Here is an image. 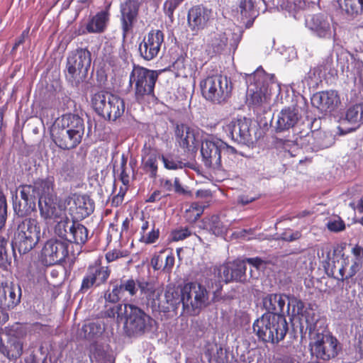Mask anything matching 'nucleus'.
Segmentation results:
<instances>
[{
  "label": "nucleus",
  "instance_id": "nucleus-12",
  "mask_svg": "<svg viewBox=\"0 0 363 363\" xmlns=\"http://www.w3.org/2000/svg\"><path fill=\"white\" fill-rule=\"evenodd\" d=\"M19 189L23 202L18 200V190L12 191L13 208L16 215L24 217L35 210L36 188L34 185H23Z\"/></svg>",
  "mask_w": 363,
  "mask_h": 363
},
{
  "label": "nucleus",
  "instance_id": "nucleus-18",
  "mask_svg": "<svg viewBox=\"0 0 363 363\" xmlns=\"http://www.w3.org/2000/svg\"><path fill=\"white\" fill-rule=\"evenodd\" d=\"M119 287L124 297L125 294L133 296L136 294L138 291L140 290L141 294L147 299L155 301L160 293L159 290H155L152 284L143 280L140 281L133 279L121 281Z\"/></svg>",
  "mask_w": 363,
  "mask_h": 363
},
{
  "label": "nucleus",
  "instance_id": "nucleus-50",
  "mask_svg": "<svg viewBox=\"0 0 363 363\" xmlns=\"http://www.w3.org/2000/svg\"><path fill=\"white\" fill-rule=\"evenodd\" d=\"M324 71L322 66L317 67L311 69L308 74V78L310 80L308 84L312 86H317L321 82L322 77L324 76Z\"/></svg>",
  "mask_w": 363,
  "mask_h": 363
},
{
  "label": "nucleus",
  "instance_id": "nucleus-56",
  "mask_svg": "<svg viewBox=\"0 0 363 363\" xmlns=\"http://www.w3.org/2000/svg\"><path fill=\"white\" fill-rule=\"evenodd\" d=\"M124 296L119 286H115L111 292L105 294V299L110 303H116Z\"/></svg>",
  "mask_w": 363,
  "mask_h": 363
},
{
  "label": "nucleus",
  "instance_id": "nucleus-60",
  "mask_svg": "<svg viewBox=\"0 0 363 363\" xmlns=\"http://www.w3.org/2000/svg\"><path fill=\"white\" fill-rule=\"evenodd\" d=\"M126 162H127L126 159L123 156L122 157V161H121V169H122V170H121V172L120 177H121V180L122 183L124 185H128V183H129V176L125 172V171L124 169V167L125 166Z\"/></svg>",
  "mask_w": 363,
  "mask_h": 363
},
{
  "label": "nucleus",
  "instance_id": "nucleus-34",
  "mask_svg": "<svg viewBox=\"0 0 363 363\" xmlns=\"http://www.w3.org/2000/svg\"><path fill=\"white\" fill-rule=\"evenodd\" d=\"M36 188L37 196L40 199H46L47 198H55L56 196L53 193L54 182L52 179L48 178L36 182L34 184Z\"/></svg>",
  "mask_w": 363,
  "mask_h": 363
},
{
  "label": "nucleus",
  "instance_id": "nucleus-22",
  "mask_svg": "<svg viewBox=\"0 0 363 363\" xmlns=\"http://www.w3.org/2000/svg\"><path fill=\"white\" fill-rule=\"evenodd\" d=\"M21 289L13 282L0 283V307L4 309H12L21 301Z\"/></svg>",
  "mask_w": 363,
  "mask_h": 363
},
{
  "label": "nucleus",
  "instance_id": "nucleus-19",
  "mask_svg": "<svg viewBox=\"0 0 363 363\" xmlns=\"http://www.w3.org/2000/svg\"><path fill=\"white\" fill-rule=\"evenodd\" d=\"M306 26L319 38L331 39L336 35L335 27L332 26L328 18L322 14L308 16Z\"/></svg>",
  "mask_w": 363,
  "mask_h": 363
},
{
  "label": "nucleus",
  "instance_id": "nucleus-45",
  "mask_svg": "<svg viewBox=\"0 0 363 363\" xmlns=\"http://www.w3.org/2000/svg\"><path fill=\"white\" fill-rule=\"evenodd\" d=\"M206 228L214 235H220L225 233L226 228L223 225L218 216H212L208 219Z\"/></svg>",
  "mask_w": 363,
  "mask_h": 363
},
{
  "label": "nucleus",
  "instance_id": "nucleus-46",
  "mask_svg": "<svg viewBox=\"0 0 363 363\" xmlns=\"http://www.w3.org/2000/svg\"><path fill=\"white\" fill-rule=\"evenodd\" d=\"M160 230L155 228V223L153 220H151V228L150 230L147 231L140 235V241L145 244H152L157 241L159 238Z\"/></svg>",
  "mask_w": 363,
  "mask_h": 363
},
{
  "label": "nucleus",
  "instance_id": "nucleus-59",
  "mask_svg": "<svg viewBox=\"0 0 363 363\" xmlns=\"http://www.w3.org/2000/svg\"><path fill=\"white\" fill-rule=\"evenodd\" d=\"M190 235L191 232L188 228H178L172 232V238L173 241H179L188 238Z\"/></svg>",
  "mask_w": 363,
  "mask_h": 363
},
{
  "label": "nucleus",
  "instance_id": "nucleus-52",
  "mask_svg": "<svg viewBox=\"0 0 363 363\" xmlns=\"http://www.w3.org/2000/svg\"><path fill=\"white\" fill-rule=\"evenodd\" d=\"M161 159L164 167L167 169H178L183 167L182 162L171 155H162Z\"/></svg>",
  "mask_w": 363,
  "mask_h": 363
},
{
  "label": "nucleus",
  "instance_id": "nucleus-53",
  "mask_svg": "<svg viewBox=\"0 0 363 363\" xmlns=\"http://www.w3.org/2000/svg\"><path fill=\"white\" fill-rule=\"evenodd\" d=\"M13 233L11 228L8 230V233L5 235L0 234V264H3L6 259V245L10 235Z\"/></svg>",
  "mask_w": 363,
  "mask_h": 363
},
{
  "label": "nucleus",
  "instance_id": "nucleus-49",
  "mask_svg": "<svg viewBox=\"0 0 363 363\" xmlns=\"http://www.w3.org/2000/svg\"><path fill=\"white\" fill-rule=\"evenodd\" d=\"M216 273L217 274L219 282L223 281L228 283L233 281V275L231 274L230 262L220 266Z\"/></svg>",
  "mask_w": 363,
  "mask_h": 363
},
{
  "label": "nucleus",
  "instance_id": "nucleus-1",
  "mask_svg": "<svg viewBox=\"0 0 363 363\" xmlns=\"http://www.w3.org/2000/svg\"><path fill=\"white\" fill-rule=\"evenodd\" d=\"M288 300L284 294H268L263 298V306L268 311L253 324V330L258 337L266 342L278 343L284 340L288 323L281 314Z\"/></svg>",
  "mask_w": 363,
  "mask_h": 363
},
{
  "label": "nucleus",
  "instance_id": "nucleus-51",
  "mask_svg": "<svg viewBox=\"0 0 363 363\" xmlns=\"http://www.w3.org/2000/svg\"><path fill=\"white\" fill-rule=\"evenodd\" d=\"M326 226L330 231L334 233L341 232L345 229V222L338 216L330 218Z\"/></svg>",
  "mask_w": 363,
  "mask_h": 363
},
{
  "label": "nucleus",
  "instance_id": "nucleus-6",
  "mask_svg": "<svg viewBox=\"0 0 363 363\" xmlns=\"http://www.w3.org/2000/svg\"><path fill=\"white\" fill-rule=\"evenodd\" d=\"M40 238V227L35 219H25L19 223L12 238L13 248L20 254H26L33 250Z\"/></svg>",
  "mask_w": 363,
  "mask_h": 363
},
{
  "label": "nucleus",
  "instance_id": "nucleus-28",
  "mask_svg": "<svg viewBox=\"0 0 363 363\" xmlns=\"http://www.w3.org/2000/svg\"><path fill=\"white\" fill-rule=\"evenodd\" d=\"M300 119L298 111L295 108L282 109L277 115L275 128L281 132L294 128Z\"/></svg>",
  "mask_w": 363,
  "mask_h": 363
},
{
  "label": "nucleus",
  "instance_id": "nucleus-44",
  "mask_svg": "<svg viewBox=\"0 0 363 363\" xmlns=\"http://www.w3.org/2000/svg\"><path fill=\"white\" fill-rule=\"evenodd\" d=\"M205 206L199 202L191 203L189 209L186 210V218L190 223H194L203 213Z\"/></svg>",
  "mask_w": 363,
  "mask_h": 363
},
{
  "label": "nucleus",
  "instance_id": "nucleus-41",
  "mask_svg": "<svg viewBox=\"0 0 363 363\" xmlns=\"http://www.w3.org/2000/svg\"><path fill=\"white\" fill-rule=\"evenodd\" d=\"M233 281H244L246 279V264L245 260L237 259L230 262Z\"/></svg>",
  "mask_w": 363,
  "mask_h": 363
},
{
  "label": "nucleus",
  "instance_id": "nucleus-14",
  "mask_svg": "<svg viewBox=\"0 0 363 363\" xmlns=\"http://www.w3.org/2000/svg\"><path fill=\"white\" fill-rule=\"evenodd\" d=\"M250 125V121L245 118L227 119L223 122V130L232 140L247 144L252 141Z\"/></svg>",
  "mask_w": 363,
  "mask_h": 363
},
{
  "label": "nucleus",
  "instance_id": "nucleus-16",
  "mask_svg": "<svg viewBox=\"0 0 363 363\" xmlns=\"http://www.w3.org/2000/svg\"><path fill=\"white\" fill-rule=\"evenodd\" d=\"M174 132L176 141L182 148L192 152L198 149L201 141V130L198 128L177 124Z\"/></svg>",
  "mask_w": 363,
  "mask_h": 363
},
{
  "label": "nucleus",
  "instance_id": "nucleus-40",
  "mask_svg": "<svg viewBox=\"0 0 363 363\" xmlns=\"http://www.w3.org/2000/svg\"><path fill=\"white\" fill-rule=\"evenodd\" d=\"M91 358L94 359L98 363H114L115 358L112 351L108 346H96L92 352Z\"/></svg>",
  "mask_w": 363,
  "mask_h": 363
},
{
  "label": "nucleus",
  "instance_id": "nucleus-27",
  "mask_svg": "<svg viewBox=\"0 0 363 363\" xmlns=\"http://www.w3.org/2000/svg\"><path fill=\"white\" fill-rule=\"evenodd\" d=\"M58 127L67 130L72 134L82 137L84 133V125L82 118L74 114H65L55 120L53 123Z\"/></svg>",
  "mask_w": 363,
  "mask_h": 363
},
{
  "label": "nucleus",
  "instance_id": "nucleus-25",
  "mask_svg": "<svg viewBox=\"0 0 363 363\" xmlns=\"http://www.w3.org/2000/svg\"><path fill=\"white\" fill-rule=\"evenodd\" d=\"M69 205L70 211L77 219L85 218L94 210V201L86 195L73 194Z\"/></svg>",
  "mask_w": 363,
  "mask_h": 363
},
{
  "label": "nucleus",
  "instance_id": "nucleus-62",
  "mask_svg": "<svg viewBox=\"0 0 363 363\" xmlns=\"http://www.w3.org/2000/svg\"><path fill=\"white\" fill-rule=\"evenodd\" d=\"M245 262L254 267L257 270L259 269L265 264L264 262L259 257L248 258Z\"/></svg>",
  "mask_w": 363,
  "mask_h": 363
},
{
  "label": "nucleus",
  "instance_id": "nucleus-54",
  "mask_svg": "<svg viewBox=\"0 0 363 363\" xmlns=\"http://www.w3.org/2000/svg\"><path fill=\"white\" fill-rule=\"evenodd\" d=\"M60 176L66 180L71 179L74 177V166L71 162H65L60 169Z\"/></svg>",
  "mask_w": 363,
  "mask_h": 363
},
{
  "label": "nucleus",
  "instance_id": "nucleus-48",
  "mask_svg": "<svg viewBox=\"0 0 363 363\" xmlns=\"http://www.w3.org/2000/svg\"><path fill=\"white\" fill-rule=\"evenodd\" d=\"M303 317L306 322V330H308L311 337L315 336L317 333L315 332L318 324L317 315H315L313 312L308 311Z\"/></svg>",
  "mask_w": 363,
  "mask_h": 363
},
{
  "label": "nucleus",
  "instance_id": "nucleus-63",
  "mask_svg": "<svg viewBox=\"0 0 363 363\" xmlns=\"http://www.w3.org/2000/svg\"><path fill=\"white\" fill-rule=\"evenodd\" d=\"M354 260L363 262V248L359 245L354 246L352 250Z\"/></svg>",
  "mask_w": 363,
  "mask_h": 363
},
{
  "label": "nucleus",
  "instance_id": "nucleus-11",
  "mask_svg": "<svg viewBox=\"0 0 363 363\" xmlns=\"http://www.w3.org/2000/svg\"><path fill=\"white\" fill-rule=\"evenodd\" d=\"M158 74L157 72L141 67H134L130 75V83L135 84L137 98L153 93Z\"/></svg>",
  "mask_w": 363,
  "mask_h": 363
},
{
  "label": "nucleus",
  "instance_id": "nucleus-39",
  "mask_svg": "<svg viewBox=\"0 0 363 363\" xmlns=\"http://www.w3.org/2000/svg\"><path fill=\"white\" fill-rule=\"evenodd\" d=\"M362 263L363 262L352 259V264L348 269L347 267L349 265V259L344 258L342 260V267L339 269L341 279H347L354 276L356 273L359 270Z\"/></svg>",
  "mask_w": 363,
  "mask_h": 363
},
{
  "label": "nucleus",
  "instance_id": "nucleus-10",
  "mask_svg": "<svg viewBox=\"0 0 363 363\" xmlns=\"http://www.w3.org/2000/svg\"><path fill=\"white\" fill-rule=\"evenodd\" d=\"M117 320L133 332L143 331L149 317L139 308L130 304H120L116 309Z\"/></svg>",
  "mask_w": 363,
  "mask_h": 363
},
{
  "label": "nucleus",
  "instance_id": "nucleus-21",
  "mask_svg": "<svg viewBox=\"0 0 363 363\" xmlns=\"http://www.w3.org/2000/svg\"><path fill=\"white\" fill-rule=\"evenodd\" d=\"M213 11L203 5L192 7L188 13L187 21L192 31L198 32L204 29L213 19Z\"/></svg>",
  "mask_w": 363,
  "mask_h": 363
},
{
  "label": "nucleus",
  "instance_id": "nucleus-7",
  "mask_svg": "<svg viewBox=\"0 0 363 363\" xmlns=\"http://www.w3.org/2000/svg\"><path fill=\"white\" fill-rule=\"evenodd\" d=\"M241 38L240 34L234 33L229 28L220 29L216 28L210 32L204 38L205 46L210 55L221 53L229 45L235 50Z\"/></svg>",
  "mask_w": 363,
  "mask_h": 363
},
{
  "label": "nucleus",
  "instance_id": "nucleus-29",
  "mask_svg": "<svg viewBox=\"0 0 363 363\" xmlns=\"http://www.w3.org/2000/svg\"><path fill=\"white\" fill-rule=\"evenodd\" d=\"M139 9V3L136 0H127L121 5V21L125 32L129 30L135 20Z\"/></svg>",
  "mask_w": 363,
  "mask_h": 363
},
{
  "label": "nucleus",
  "instance_id": "nucleus-35",
  "mask_svg": "<svg viewBox=\"0 0 363 363\" xmlns=\"http://www.w3.org/2000/svg\"><path fill=\"white\" fill-rule=\"evenodd\" d=\"M345 121L354 125L352 130L363 124V104H357L348 108Z\"/></svg>",
  "mask_w": 363,
  "mask_h": 363
},
{
  "label": "nucleus",
  "instance_id": "nucleus-8",
  "mask_svg": "<svg viewBox=\"0 0 363 363\" xmlns=\"http://www.w3.org/2000/svg\"><path fill=\"white\" fill-rule=\"evenodd\" d=\"M203 96L208 101L220 104L224 101L230 92L228 78L220 74L208 76L200 82Z\"/></svg>",
  "mask_w": 363,
  "mask_h": 363
},
{
  "label": "nucleus",
  "instance_id": "nucleus-31",
  "mask_svg": "<svg viewBox=\"0 0 363 363\" xmlns=\"http://www.w3.org/2000/svg\"><path fill=\"white\" fill-rule=\"evenodd\" d=\"M104 330L105 327L102 321L96 320L84 323L80 329L79 335L81 337L91 341L100 337Z\"/></svg>",
  "mask_w": 363,
  "mask_h": 363
},
{
  "label": "nucleus",
  "instance_id": "nucleus-15",
  "mask_svg": "<svg viewBox=\"0 0 363 363\" xmlns=\"http://www.w3.org/2000/svg\"><path fill=\"white\" fill-rule=\"evenodd\" d=\"M310 347L313 355L324 360L334 357L337 354V340L324 337L320 333L311 337Z\"/></svg>",
  "mask_w": 363,
  "mask_h": 363
},
{
  "label": "nucleus",
  "instance_id": "nucleus-37",
  "mask_svg": "<svg viewBox=\"0 0 363 363\" xmlns=\"http://www.w3.org/2000/svg\"><path fill=\"white\" fill-rule=\"evenodd\" d=\"M239 8L242 20L246 21L247 24H252L258 14L252 0H242Z\"/></svg>",
  "mask_w": 363,
  "mask_h": 363
},
{
  "label": "nucleus",
  "instance_id": "nucleus-17",
  "mask_svg": "<svg viewBox=\"0 0 363 363\" xmlns=\"http://www.w3.org/2000/svg\"><path fill=\"white\" fill-rule=\"evenodd\" d=\"M110 274L111 270L108 267H104L97 263L89 265L82 279L79 291L84 294L91 287L104 284Z\"/></svg>",
  "mask_w": 363,
  "mask_h": 363
},
{
  "label": "nucleus",
  "instance_id": "nucleus-5",
  "mask_svg": "<svg viewBox=\"0 0 363 363\" xmlns=\"http://www.w3.org/2000/svg\"><path fill=\"white\" fill-rule=\"evenodd\" d=\"M201 153L206 167L215 170H225L221 162V155L235 156L237 150L222 140L211 136L202 142Z\"/></svg>",
  "mask_w": 363,
  "mask_h": 363
},
{
  "label": "nucleus",
  "instance_id": "nucleus-4",
  "mask_svg": "<svg viewBox=\"0 0 363 363\" xmlns=\"http://www.w3.org/2000/svg\"><path fill=\"white\" fill-rule=\"evenodd\" d=\"M180 292L183 311L188 315H198L209 304V292L205 286L199 283H186Z\"/></svg>",
  "mask_w": 363,
  "mask_h": 363
},
{
  "label": "nucleus",
  "instance_id": "nucleus-61",
  "mask_svg": "<svg viewBox=\"0 0 363 363\" xmlns=\"http://www.w3.org/2000/svg\"><path fill=\"white\" fill-rule=\"evenodd\" d=\"M174 264V256L172 253H170L166 257L165 264L163 267V270L167 272H170Z\"/></svg>",
  "mask_w": 363,
  "mask_h": 363
},
{
  "label": "nucleus",
  "instance_id": "nucleus-47",
  "mask_svg": "<svg viewBox=\"0 0 363 363\" xmlns=\"http://www.w3.org/2000/svg\"><path fill=\"white\" fill-rule=\"evenodd\" d=\"M213 55H210L207 52V47L205 46V50L202 48H196L191 52V57L196 64L203 65L206 63L210 57H213Z\"/></svg>",
  "mask_w": 363,
  "mask_h": 363
},
{
  "label": "nucleus",
  "instance_id": "nucleus-43",
  "mask_svg": "<svg viewBox=\"0 0 363 363\" xmlns=\"http://www.w3.org/2000/svg\"><path fill=\"white\" fill-rule=\"evenodd\" d=\"M286 312L289 315L296 316L303 312V303L296 297H289L286 301Z\"/></svg>",
  "mask_w": 363,
  "mask_h": 363
},
{
  "label": "nucleus",
  "instance_id": "nucleus-38",
  "mask_svg": "<svg viewBox=\"0 0 363 363\" xmlns=\"http://www.w3.org/2000/svg\"><path fill=\"white\" fill-rule=\"evenodd\" d=\"M53 221L57 222L55 227V233L63 239L62 241L67 242L68 234L74 221L69 220L65 215Z\"/></svg>",
  "mask_w": 363,
  "mask_h": 363
},
{
  "label": "nucleus",
  "instance_id": "nucleus-2",
  "mask_svg": "<svg viewBox=\"0 0 363 363\" xmlns=\"http://www.w3.org/2000/svg\"><path fill=\"white\" fill-rule=\"evenodd\" d=\"M246 83L248 84L247 101L249 105L256 108L268 104L272 89H277L278 93L280 92L279 84L269 79L262 68H258L254 73L247 74Z\"/></svg>",
  "mask_w": 363,
  "mask_h": 363
},
{
  "label": "nucleus",
  "instance_id": "nucleus-33",
  "mask_svg": "<svg viewBox=\"0 0 363 363\" xmlns=\"http://www.w3.org/2000/svg\"><path fill=\"white\" fill-rule=\"evenodd\" d=\"M88 239V230L82 224L74 222L71 226L70 231L67 239L69 242L76 244H84Z\"/></svg>",
  "mask_w": 363,
  "mask_h": 363
},
{
  "label": "nucleus",
  "instance_id": "nucleus-64",
  "mask_svg": "<svg viewBox=\"0 0 363 363\" xmlns=\"http://www.w3.org/2000/svg\"><path fill=\"white\" fill-rule=\"evenodd\" d=\"M182 1V0H166L164 5V8L170 13H172Z\"/></svg>",
  "mask_w": 363,
  "mask_h": 363
},
{
  "label": "nucleus",
  "instance_id": "nucleus-9",
  "mask_svg": "<svg viewBox=\"0 0 363 363\" xmlns=\"http://www.w3.org/2000/svg\"><path fill=\"white\" fill-rule=\"evenodd\" d=\"M91 62V53L86 49H77L69 54L67 70L69 79L79 82L87 74Z\"/></svg>",
  "mask_w": 363,
  "mask_h": 363
},
{
  "label": "nucleus",
  "instance_id": "nucleus-36",
  "mask_svg": "<svg viewBox=\"0 0 363 363\" xmlns=\"http://www.w3.org/2000/svg\"><path fill=\"white\" fill-rule=\"evenodd\" d=\"M338 3L341 9L351 16L363 14V0H338Z\"/></svg>",
  "mask_w": 363,
  "mask_h": 363
},
{
  "label": "nucleus",
  "instance_id": "nucleus-23",
  "mask_svg": "<svg viewBox=\"0 0 363 363\" xmlns=\"http://www.w3.org/2000/svg\"><path fill=\"white\" fill-rule=\"evenodd\" d=\"M311 104L321 112L330 113L340 104V99L335 91H320L313 95Z\"/></svg>",
  "mask_w": 363,
  "mask_h": 363
},
{
  "label": "nucleus",
  "instance_id": "nucleus-57",
  "mask_svg": "<svg viewBox=\"0 0 363 363\" xmlns=\"http://www.w3.org/2000/svg\"><path fill=\"white\" fill-rule=\"evenodd\" d=\"M128 255V252L127 250H113L112 251H109L106 254V259L108 262H112L113 261L117 260L121 257H125Z\"/></svg>",
  "mask_w": 363,
  "mask_h": 363
},
{
  "label": "nucleus",
  "instance_id": "nucleus-58",
  "mask_svg": "<svg viewBox=\"0 0 363 363\" xmlns=\"http://www.w3.org/2000/svg\"><path fill=\"white\" fill-rule=\"evenodd\" d=\"M7 217V204L6 197L4 195L0 196V229H1L6 223Z\"/></svg>",
  "mask_w": 363,
  "mask_h": 363
},
{
  "label": "nucleus",
  "instance_id": "nucleus-20",
  "mask_svg": "<svg viewBox=\"0 0 363 363\" xmlns=\"http://www.w3.org/2000/svg\"><path fill=\"white\" fill-rule=\"evenodd\" d=\"M164 42V34L160 30H152L139 45L140 55L146 60L156 57Z\"/></svg>",
  "mask_w": 363,
  "mask_h": 363
},
{
  "label": "nucleus",
  "instance_id": "nucleus-26",
  "mask_svg": "<svg viewBox=\"0 0 363 363\" xmlns=\"http://www.w3.org/2000/svg\"><path fill=\"white\" fill-rule=\"evenodd\" d=\"M38 206L41 217L46 221L55 220L65 216V209L57 201V198L40 199Z\"/></svg>",
  "mask_w": 363,
  "mask_h": 363
},
{
  "label": "nucleus",
  "instance_id": "nucleus-42",
  "mask_svg": "<svg viewBox=\"0 0 363 363\" xmlns=\"http://www.w3.org/2000/svg\"><path fill=\"white\" fill-rule=\"evenodd\" d=\"M160 156L155 153L147 154L143 159L144 169L150 174L152 178L155 177L157 172V160Z\"/></svg>",
  "mask_w": 363,
  "mask_h": 363
},
{
  "label": "nucleus",
  "instance_id": "nucleus-24",
  "mask_svg": "<svg viewBox=\"0 0 363 363\" xmlns=\"http://www.w3.org/2000/svg\"><path fill=\"white\" fill-rule=\"evenodd\" d=\"M52 140L59 147L69 150L76 147L82 141V137L72 134L67 130L53 124L50 130Z\"/></svg>",
  "mask_w": 363,
  "mask_h": 363
},
{
  "label": "nucleus",
  "instance_id": "nucleus-13",
  "mask_svg": "<svg viewBox=\"0 0 363 363\" xmlns=\"http://www.w3.org/2000/svg\"><path fill=\"white\" fill-rule=\"evenodd\" d=\"M68 255V244L56 238L49 239L40 252V261L45 265H54L64 261Z\"/></svg>",
  "mask_w": 363,
  "mask_h": 363
},
{
  "label": "nucleus",
  "instance_id": "nucleus-3",
  "mask_svg": "<svg viewBox=\"0 0 363 363\" xmlns=\"http://www.w3.org/2000/svg\"><path fill=\"white\" fill-rule=\"evenodd\" d=\"M91 104L96 113L106 120L116 121L125 110L124 100L107 91H99L91 97Z\"/></svg>",
  "mask_w": 363,
  "mask_h": 363
},
{
  "label": "nucleus",
  "instance_id": "nucleus-30",
  "mask_svg": "<svg viewBox=\"0 0 363 363\" xmlns=\"http://www.w3.org/2000/svg\"><path fill=\"white\" fill-rule=\"evenodd\" d=\"M109 7L110 4L89 19L86 25L87 33H99L104 31L109 21Z\"/></svg>",
  "mask_w": 363,
  "mask_h": 363
},
{
  "label": "nucleus",
  "instance_id": "nucleus-32",
  "mask_svg": "<svg viewBox=\"0 0 363 363\" xmlns=\"http://www.w3.org/2000/svg\"><path fill=\"white\" fill-rule=\"evenodd\" d=\"M23 351V345L19 340L11 338L6 345H0V352L9 359L18 358Z\"/></svg>",
  "mask_w": 363,
  "mask_h": 363
},
{
  "label": "nucleus",
  "instance_id": "nucleus-55",
  "mask_svg": "<svg viewBox=\"0 0 363 363\" xmlns=\"http://www.w3.org/2000/svg\"><path fill=\"white\" fill-rule=\"evenodd\" d=\"M281 239L287 242H292L300 239L302 236L301 230H294L291 228H286L281 234Z\"/></svg>",
  "mask_w": 363,
  "mask_h": 363
}]
</instances>
